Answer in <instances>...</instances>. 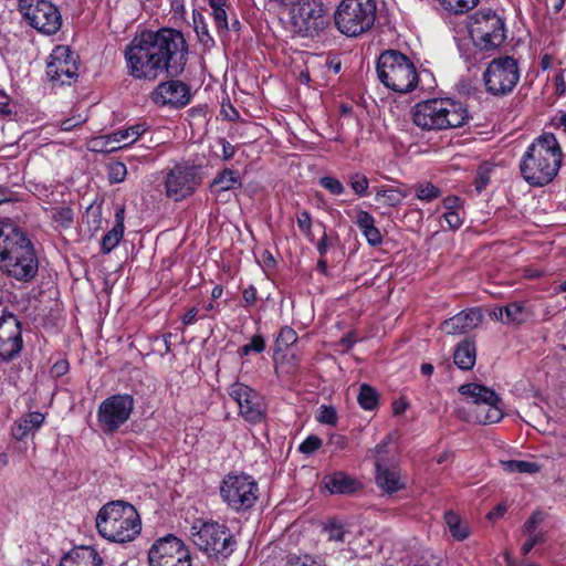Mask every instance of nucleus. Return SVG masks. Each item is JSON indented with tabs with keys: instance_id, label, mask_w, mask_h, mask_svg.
Instances as JSON below:
<instances>
[{
	"instance_id": "9b49d317",
	"label": "nucleus",
	"mask_w": 566,
	"mask_h": 566,
	"mask_svg": "<svg viewBox=\"0 0 566 566\" xmlns=\"http://www.w3.org/2000/svg\"><path fill=\"white\" fill-rule=\"evenodd\" d=\"M220 495L230 509L237 512L245 511L255 504L259 486L248 474H228L221 483Z\"/></svg>"
},
{
	"instance_id": "cd10ccee",
	"label": "nucleus",
	"mask_w": 566,
	"mask_h": 566,
	"mask_svg": "<svg viewBox=\"0 0 566 566\" xmlns=\"http://www.w3.org/2000/svg\"><path fill=\"white\" fill-rule=\"evenodd\" d=\"M44 419V415L39 411L21 416L11 428L12 437L22 440L29 434H34L42 427Z\"/></svg>"
},
{
	"instance_id": "bf43d9fd",
	"label": "nucleus",
	"mask_w": 566,
	"mask_h": 566,
	"mask_svg": "<svg viewBox=\"0 0 566 566\" xmlns=\"http://www.w3.org/2000/svg\"><path fill=\"white\" fill-rule=\"evenodd\" d=\"M297 226L305 235L312 233V218L308 211L303 210L297 213Z\"/></svg>"
},
{
	"instance_id": "bb28decb",
	"label": "nucleus",
	"mask_w": 566,
	"mask_h": 566,
	"mask_svg": "<svg viewBox=\"0 0 566 566\" xmlns=\"http://www.w3.org/2000/svg\"><path fill=\"white\" fill-rule=\"evenodd\" d=\"M459 392L462 396H467L471 399L468 409L473 408L478 405H482L483 402H501V398L494 390L475 382L464 384L460 386Z\"/></svg>"
},
{
	"instance_id": "774afa93",
	"label": "nucleus",
	"mask_w": 566,
	"mask_h": 566,
	"mask_svg": "<svg viewBox=\"0 0 566 566\" xmlns=\"http://www.w3.org/2000/svg\"><path fill=\"white\" fill-rule=\"evenodd\" d=\"M506 512V506L504 504H499L496 507H494L492 511L489 512L488 518L489 520H497L504 515Z\"/></svg>"
},
{
	"instance_id": "f8f14e48",
	"label": "nucleus",
	"mask_w": 566,
	"mask_h": 566,
	"mask_svg": "<svg viewBox=\"0 0 566 566\" xmlns=\"http://www.w3.org/2000/svg\"><path fill=\"white\" fill-rule=\"evenodd\" d=\"M24 20L40 33L55 34L62 25L60 10L50 0H19Z\"/></svg>"
},
{
	"instance_id": "603ef678",
	"label": "nucleus",
	"mask_w": 566,
	"mask_h": 566,
	"mask_svg": "<svg viewBox=\"0 0 566 566\" xmlns=\"http://www.w3.org/2000/svg\"><path fill=\"white\" fill-rule=\"evenodd\" d=\"M525 536L527 539L521 547V552L524 556H526L535 545L545 542V533L542 531L537 532L536 534H525Z\"/></svg>"
},
{
	"instance_id": "9d476101",
	"label": "nucleus",
	"mask_w": 566,
	"mask_h": 566,
	"mask_svg": "<svg viewBox=\"0 0 566 566\" xmlns=\"http://www.w3.org/2000/svg\"><path fill=\"white\" fill-rule=\"evenodd\" d=\"M517 61L509 55L493 59L483 72V83L488 93L494 96L510 94L520 81Z\"/></svg>"
},
{
	"instance_id": "dca6fc26",
	"label": "nucleus",
	"mask_w": 566,
	"mask_h": 566,
	"mask_svg": "<svg viewBox=\"0 0 566 566\" xmlns=\"http://www.w3.org/2000/svg\"><path fill=\"white\" fill-rule=\"evenodd\" d=\"M291 8V22L300 34L313 35L324 27V7L318 0H294Z\"/></svg>"
},
{
	"instance_id": "423d86ee",
	"label": "nucleus",
	"mask_w": 566,
	"mask_h": 566,
	"mask_svg": "<svg viewBox=\"0 0 566 566\" xmlns=\"http://www.w3.org/2000/svg\"><path fill=\"white\" fill-rule=\"evenodd\" d=\"M189 536L198 549L210 558L227 559L234 552L232 533L219 522L198 518L192 523Z\"/></svg>"
},
{
	"instance_id": "e2e57ef3",
	"label": "nucleus",
	"mask_w": 566,
	"mask_h": 566,
	"mask_svg": "<svg viewBox=\"0 0 566 566\" xmlns=\"http://www.w3.org/2000/svg\"><path fill=\"white\" fill-rule=\"evenodd\" d=\"M200 308L197 306L191 307L184 316H182V323L185 325H191L195 324L199 318H205L207 315L202 314L199 315Z\"/></svg>"
},
{
	"instance_id": "6e6d98bb",
	"label": "nucleus",
	"mask_w": 566,
	"mask_h": 566,
	"mask_svg": "<svg viewBox=\"0 0 566 566\" xmlns=\"http://www.w3.org/2000/svg\"><path fill=\"white\" fill-rule=\"evenodd\" d=\"M127 175L126 166L123 163H114L109 166L108 177L112 182H122Z\"/></svg>"
},
{
	"instance_id": "37998d69",
	"label": "nucleus",
	"mask_w": 566,
	"mask_h": 566,
	"mask_svg": "<svg viewBox=\"0 0 566 566\" xmlns=\"http://www.w3.org/2000/svg\"><path fill=\"white\" fill-rule=\"evenodd\" d=\"M348 181L352 190L358 197H365L368 193L369 180L360 172H354L348 176Z\"/></svg>"
},
{
	"instance_id": "ddd939ff",
	"label": "nucleus",
	"mask_w": 566,
	"mask_h": 566,
	"mask_svg": "<svg viewBox=\"0 0 566 566\" xmlns=\"http://www.w3.org/2000/svg\"><path fill=\"white\" fill-rule=\"evenodd\" d=\"M133 410L134 398L132 395H112L104 399L98 406V427L104 433L112 434L128 421Z\"/></svg>"
},
{
	"instance_id": "c756f323",
	"label": "nucleus",
	"mask_w": 566,
	"mask_h": 566,
	"mask_svg": "<svg viewBox=\"0 0 566 566\" xmlns=\"http://www.w3.org/2000/svg\"><path fill=\"white\" fill-rule=\"evenodd\" d=\"M355 223L370 245L377 247L381 244L382 235L375 226V218L368 211L358 209L356 211Z\"/></svg>"
},
{
	"instance_id": "a18cd8bd",
	"label": "nucleus",
	"mask_w": 566,
	"mask_h": 566,
	"mask_svg": "<svg viewBox=\"0 0 566 566\" xmlns=\"http://www.w3.org/2000/svg\"><path fill=\"white\" fill-rule=\"evenodd\" d=\"M73 210L70 207L53 208L51 210L52 220L62 228H69L73 222Z\"/></svg>"
},
{
	"instance_id": "c85d7f7f",
	"label": "nucleus",
	"mask_w": 566,
	"mask_h": 566,
	"mask_svg": "<svg viewBox=\"0 0 566 566\" xmlns=\"http://www.w3.org/2000/svg\"><path fill=\"white\" fill-rule=\"evenodd\" d=\"M124 220H125V208L119 206L115 211V224L113 228L102 238L101 250L107 254L115 249L120 242L124 235Z\"/></svg>"
},
{
	"instance_id": "a19ab883",
	"label": "nucleus",
	"mask_w": 566,
	"mask_h": 566,
	"mask_svg": "<svg viewBox=\"0 0 566 566\" xmlns=\"http://www.w3.org/2000/svg\"><path fill=\"white\" fill-rule=\"evenodd\" d=\"M527 311L518 302L505 306V324H521L527 319Z\"/></svg>"
},
{
	"instance_id": "4c0bfd02",
	"label": "nucleus",
	"mask_w": 566,
	"mask_h": 566,
	"mask_svg": "<svg viewBox=\"0 0 566 566\" xmlns=\"http://www.w3.org/2000/svg\"><path fill=\"white\" fill-rule=\"evenodd\" d=\"M359 406L365 410H374L378 406V394L369 385L363 384L357 396Z\"/></svg>"
},
{
	"instance_id": "72a5a7b5",
	"label": "nucleus",
	"mask_w": 566,
	"mask_h": 566,
	"mask_svg": "<svg viewBox=\"0 0 566 566\" xmlns=\"http://www.w3.org/2000/svg\"><path fill=\"white\" fill-rule=\"evenodd\" d=\"M147 130L144 124H135L127 128L118 129L113 133V140L116 142V146L125 148L139 139Z\"/></svg>"
},
{
	"instance_id": "680f3d73",
	"label": "nucleus",
	"mask_w": 566,
	"mask_h": 566,
	"mask_svg": "<svg viewBox=\"0 0 566 566\" xmlns=\"http://www.w3.org/2000/svg\"><path fill=\"white\" fill-rule=\"evenodd\" d=\"M86 118L82 117L81 115L72 116L70 118L64 119L61 122V129L64 132H70L74 127L82 125L85 123Z\"/></svg>"
},
{
	"instance_id": "6ab92c4d",
	"label": "nucleus",
	"mask_w": 566,
	"mask_h": 566,
	"mask_svg": "<svg viewBox=\"0 0 566 566\" xmlns=\"http://www.w3.org/2000/svg\"><path fill=\"white\" fill-rule=\"evenodd\" d=\"M77 70L75 55L67 46L59 45L50 54L46 75L51 82L70 85L77 77Z\"/></svg>"
},
{
	"instance_id": "c03bdc74",
	"label": "nucleus",
	"mask_w": 566,
	"mask_h": 566,
	"mask_svg": "<svg viewBox=\"0 0 566 566\" xmlns=\"http://www.w3.org/2000/svg\"><path fill=\"white\" fill-rule=\"evenodd\" d=\"M446 10L453 13H464L474 8L479 0H439Z\"/></svg>"
},
{
	"instance_id": "de8ad7c7",
	"label": "nucleus",
	"mask_w": 566,
	"mask_h": 566,
	"mask_svg": "<svg viewBox=\"0 0 566 566\" xmlns=\"http://www.w3.org/2000/svg\"><path fill=\"white\" fill-rule=\"evenodd\" d=\"M322 188L327 190L333 196H340L345 192L344 184L333 176H324L318 180Z\"/></svg>"
},
{
	"instance_id": "7c9ffc66",
	"label": "nucleus",
	"mask_w": 566,
	"mask_h": 566,
	"mask_svg": "<svg viewBox=\"0 0 566 566\" xmlns=\"http://www.w3.org/2000/svg\"><path fill=\"white\" fill-rule=\"evenodd\" d=\"M454 364L463 370H470L476 359V348L472 340L464 339L455 348L453 354Z\"/></svg>"
},
{
	"instance_id": "5701e85b",
	"label": "nucleus",
	"mask_w": 566,
	"mask_h": 566,
	"mask_svg": "<svg viewBox=\"0 0 566 566\" xmlns=\"http://www.w3.org/2000/svg\"><path fill=\"white\" fill-rule=\"evenodd\" d=\"M458 415L469 422L481 424L495 423L503 418L501 402H483L482 405L468 409V413H464V410L459 409Z\"/></svg>"
},
{
	"instance_id": "1a4fd4ad",
	"label": "nucleus",
	"mask_w": 566,
	"mask_h": 566,
	"mask_svg": "<svg viewBox=\"0 0 566 566\" xmlns=\"http://www.w3.org/2000/svg\"><path fill=\"white\" fill-rule=\"evenodd\" d=\"M469 31L474 45L482 51L494 50L505 40L504 22L492 10L476 11L471 18Z\"/></svg>"
},
{
	"instance_id": "393cba45",
	"label": "nucleus",
	"mask_w": 566,
	"mask_h": 566,
	"mask_svg": "<svg viewBox=\"0 0 566 566\" xmlns=\"http://www.w3.org/2000/svg\"><path fill=\"white\" fill-rule=\"evenodd\" d=\"M442 210V217L446 220L448 228L451 230L459 229L465 218L463 209V201L455 196L447 197L442 200L441 205L437 208V211Z\"/></svg>"
},
{
	"instance_id": "09e8293b",
	"label": "nucleus",
	"mask_w": 566,
	"mask_h": 566,
	"mask_svg": "<svg viewBox=\"0 0 566 566\" xmlns=\"http://www.w3.org/2000/svg\"><path fill=\"white\" fill-rule=\"evenodd\" d=\"M265 348V340L261 335H253L250 342L239 348L240 356H248L251 353H262Z\"/></svg>"
},
{
	"instance_id": "864d4df0",
	"label": "nucleus",
	"mask_w": 566,
	"mask_h": 566,
	"mask_svg": "<svg viewBox=\"0 0 566 566\" xmlns=\"http://www.w3.org/2000/svg\"><path fill=\"white\" fill-rule=\"evenodd\" d=\"M317 420L321 423L334 426L337 422V412L332 406H322L319 408V413L317 416Z\"/></svg>"
},
{
	"instance_id": "20e7f679",
	"label": "nucleus",
	"mask_w": 566,
	"mask_h": 566,
	"mask_svg": "<svg viewBox=\"0 0 566 566\" xmlns=\"http://www.w3.org/2000/svg\"><path fill=\"white\" fill-rule=\"evenodd\" d=\"M97 533L108 542L128 543L142 531V521L136 507L123 500L104 504L95 518Z\"/></svg>"
},
{
	"instance_id": "e433bc0d",
	"label": "nucleus",
	"mask_w": 566,
	"mask_h": 566,
	"mask_svg": "<svg viewBox=\"0 0 566 566\" xmlns=\"http://www.w3.org/2000/svg\"><path fill=\"white\" fill-rule=\"evenodd\" d=\"M192 24H193V30L198 36V40L202 44H205V45L213 44V39L208 31V24H207L206 18L200 11H197V10L192 11Z\"/></svg>"
},
{
	"instance_id": "a211bd4d",
	"label": "nucleus",
	"mask_w": 566,
	"mask_h": 566,
	"mask_svg": "<svg viewBox=\"0 0 566 566\" xmlns=\"http://www.w3.org/2000/svg\"><path fill=\"white\" fill-rule=\"evenodd\" d=\"M23 348L22 326L18 317L9 312L0 316V361L17 358Z\"/></svg>"
},
{
	"instance_id": "3c124183",
	"label": "nucleus",
	"mask_w": 566,
	"mask_h": 566,
	"mask_svg": "<svg viewBox=\"0 0 566 566\" xmlns=\"http://www.w3.org/2000/svg\"><path fill=\"white\" fill-rule=\"evenodd\" d=\"M545 516L541 511L534 512L528 520L524 523L522 532L523 534H536L537 527L544 522Z\"/></svg>"
},
{
	"instance_id": "338daca9",
	"label": "nucleus",
	"mask_w": 566,
	"mask_h": 566,
	"mask_svg": "<svg viewBox=\"0 0 566 566\" xmlns=\"http://www.w3.org/2000/svg\"><path fill=\"white\" fill-rule=\"evenodd\" d=\"M489 184V176L486 171H479L475 179V188L478 191H482Z\"/></svg>"
},
{
	"instance_id": "39448f33",
	"label": "nucleus",
	"mask_w": 566,
	"mask_h": 566,
	"mask_svg": "<svg viewBox=\"0 0 566 566\" xmlns=\"http://www.w3.org/2000/svg\"><path fill=\"white\" fill-rule=\"evenodd\" d=\"M469 119L467 107L451 98L420 102L412 109V120L422 130H442L463 126Z\"/></svg>"
},
{
	"instance_id": "4d7b16f0",
	"label": "nucleus",
	"mask_w": 566,
	"mask_h": 566,
	"mask_svg": "<svg viewBox=\"0 0 566 566\" xmlns=\"http://www.w3.org/2000/svg\"><path fill=\"white\" fill-rule=\"evenodd\" d=\"M322 446V440L317 436L307 437L298 447V450L304 454H312Z\"/></svg>"
},
{
	"instance_id": "ea45409f",
	"label": "nucleus",
	"mask_w": 566,
	"mask_h": 566,
	"mask_svg": "<svg viewBox=\"0 0 566 566\" xmlns=\"http://www.w3.org/2000/svg\"><path fill=\"white\" fill-rule=\"evenodd\" d=\"M88 148L92 151L97 153H114L118 149H122V146H116V142L113 140V133L104 136H98L93 138L88 143Z\"/></svg>"
},
{
	"instance_id": "79ce46f5",
	"label": "nucleus",
	"mask_w": 566,
	"mask_h": 566,
	"mask_svg": "<svg viewBox=\"0 0 566 566\" xmlns=\"http://www.w3.org/2000/svg\"><path fill=\"white\" fill-rule=\"evenodd\" d=\"M416 198L431 202L441 196V190L431 182H420L415 186Z\"/></svg>"
},
{
	"instance_id": "f03ea898",
	"label": "nucleus",
	"mask_w": 566,
	"mask_h": 566,
	"mask_svg": "<svg viewBox=\"0 0 566 566\" xmlns=\"http://www.w3.org/2000/svg\"><path fill=\"white\" fill-rule=\"evenodd\" d=\"M563 149L553 133H542L533 139L520 160L523 179L533 187L551 184L563 163Z\"/></svg>"
},
{
	"instance_id": "b1692460",
	"label": "nucleus",
	"mask_w": 566,
	"mask_h": 566,
	"mask_svg": "<svg viewBox=\"0 0 566 566\" xmlns=\"http://www.w3.org/2000/svg\"><path fill=\"white\" fill-rule=\"evenodd\" d=\"M60 566H104V559L94 547L80 546L65 554Z\"/></svg>"
},
{
	"instance_id": "4468645a",
	"label": "nucleus",
	"mask_w": 566,
	"mask_h": 566,
	"mask_svg": "<svg viewBox=\"0 0 566 566\" xmlns=\"http://www.w3.org/2000/svg\"><path fill=\"white\" fill-rule=\"evenodd\" d=\"M148 562L149 566H191L188 548L174 535L159 538L151 545Z\"/></svg>"
},
{
	"instance_id": "49530a36",
	"label": "nucleus",
	"mask_w": 566,
	"mask_h": 566,
	"mask_svg": "<svg viewBox=\"0 0 566 566\" xmlns=\"http://www.w3.org/2000/svg\"><path fill=\"white\" fill-rule=\"evenodd\" d=\"M324 531L329 541L337 543H343L345 541V535L348 533L345 525L338 521L328 522Z\"/></svg>"
},
{
	"instance_id": "f257e3e1",
	"label": "nucleus",
	"mask_w": 566,
	"mask_h": 566,
	"mask_svg": "<svg viewBox=\"0 0 566 566\" xmlns=\"http://www.w3.org/2000/svg\"><path fill=\"white\" fill-rule=\"evenodd\" d=\"M188 44L175 29L145 30L126 45L127 73L135 80L153 82L161 74L178 76L187 64Z\"/></svg>"
},
{
	"instance_id": "052dcab7",
	"label": "nucleus",
	"mask_w": 566,
	"mask_h": 566,
	"mask_svg": "<svg viewBox=\"0 0 566 566\" xmlns=\"http://www.w3.org/2000/svg\"><path fill=\"white\" fill-rule=\"evenodd\" d=\"M391 442V436L388 434L379 444H377L374 449L375 458L376 460L380 461V458H382L385 461H388L386 455L388 453V446ZM377 461H375L376 463Z\"/></svg>"
},
{
	"instance_id": "58836bf2",
	"label": "nucleus",
	"mask_w": 566,
	"mask_h": 566,
	"mask_svg": "<svg viewBox=\"0 0 566 566\" xmlns=\"http://www.w3.org/2000/svg\"><path fill=\"white\" fill-rule=\"evenodd\" d=\"M502 468L505 472H520L533 474L539 471V467L535 462L523 461V460H509L501 462Z\"/></svg>"
},
{
	"instance_id": "0eeeda50",
	"label": "nucleus",
	"mask_w": 566,
	"mask_h": 566,
	"mask_svg": "<svg viewBox=\"0 0 566 566\" xmlns=\"http://www.w3.org/2000/svg\"><path fill=\"white\" fill-rule=\"evenodd\" d=\"M379 81L389 90L409 93L418 85V73L411 60L396 50L380 54L377 62Z\"/></svg>"
},
{
	"instance_id": "a878e982",
	"label": "nucleus",
	"mask_w": 566,
	"mask_h": 566,
	"mask_svg": "<svg viewBox=\"0 0 566 566\" xmlns=\"http://www.w3.org/2000/svg\"><path fill=\"white\" fill-rule=\"evenodd\" d=\"M323 484L331 494H353L361 489V483L345 472L326 475Z\"/></svg>"
},
{
	"instance_id": "69168bd1",
	"label": "nucleus",
	"mask_w": 566,
	"mask_h": 566,
	"mask_svg": "<svg viewBox=\"0 0 566 566\" xmlns=\"http://www.w3.org/2000/svg\"><path fill=\"white\" fill-rule=\"evenodd\" d=\"M247 305H253L256 301V289L253 285L248 286L242 293Z\"/></svg>"
},
{
	"instance_id": "2eb2a0df",
	"label": "nucleus",
	"mask_w": 566,
	"mask_h": 566,
	"mask_svg": "<svg viewBox=\"0 0 566 566\" xmlns=\"http://www.w3.org/2000/svg\"><path fill=\"white\" fill-rule=\"evenodd\" d=\"M200 184L197 167L178 164L165 177V192L174 201H180L191 196Z\"/></svg>"
},
{
	"instance_id": "0e129e2a",
	"label": "nucleus",
	"mask_w": 566,
	"mask_h": 566,
	"mask_svg": "<svg viewBox=\"0 0 566 566\" xmlns=\"http://www.w3.org/2000/svg\"><path fill=\"white\" fill-rule=\"evenodd\" d=\"M556 94L562 96L566 93V82L564 77V71L560 70L555 76Z\"/></svg>"
},
{
	"instance_id": "5fc2aeb1",
	"label": "nucleus",
	"mask_w": 566,
	"mask_h": 566,
	"mask_svg": "<svg viewBox=\"0 0 566 566\" xmlns=\"http://www.w3.org/2000/svg\"><path fill=\"white\" fill-rule=\"evenodd\" d=\"M285 566H326L323 560L313 558L308 555L295 556L287 560Z\"/></svg>"
},
{
	"instance_id": "f3484780",
	"label": "nucleus",
	"mask_w": 566,
	"mask_h": 566,
	"mask_svg": "<svg viewBox=\"0 0 566 566\" xmlns=\"http://www.w3.org/2000/svg\"><path fill=\"white\" fill-rule=\"evenodd\" d=\"M229 396L237 402L240 416L250 423H260L265 419L266 405L263 397L242 382L228 388Z\"/></svg>"
},
{
	"instance_id": "c9c22d12",
	"label": "nucleus",
	"mask_w": 566,
	"mask_h": 566,
	"mask_svg": "<svg viewBox=\"0 0 566 566\" xmlns=\"http://www.w3.org/2000/svg\"><path fill=\"white\" fill-rule=\"evenodd\" d=\"M209 6L212 10L211 15L214 21L216 29L219 33L227 32L229 30L228 22V8L226 0H208Z\"/></svg>"
},
{
	"instance_id": "f704fd0d",
	"label": "nucleus",
	"mask_w": 566,
	"mask_h": 566,
	"mask_svg": "<svg viewBox=\"0 0 566 566\" xmlns=\"http://www.w3.org/2000/svg\"><path fill=\"white\" fill-rule=\"evenodd\" d=\"M444 521L451 536L455 541H464L470 535V528L461 517L452 511L446 512Z\"/></svg>"
},
{
	"instance_id": "aec40b11",
	"label": "nucleus",
	"mask_w": 566,
	"mask_h": 566,
	"mask_svg": "<svg viewBox=\"0 0 566 566\" xmlns=\"http://www.w3.org/2000/svg\"><path fill=\"white\" fill-rule=\"evenodd\" d=\"M151 99L157 105L182 107L190 101V90L187 84L180 81L163 82L151 93Z\"/></svg>"
},
{
	"instance_id": "13d9d810",
	"label": "nucleus",
	"mask_w": 566,
	"mask_h": 566,
	"mask_svg": "<svg viewBox=\"0 0 566 566\" xmlns=\"http://www.w3.org/2000/svg\"><path fill=\"white\" fill-rule=\"evenodd\" d=\"M347 438L339 433H333L329 436L327 444L331 448L332 452H338L344 450L347 447Z\"/></svg>"
},
{
	"instance_id": "473e14b6",
	"label": "nucleus",
	"mask_w": 566,
	"mask_h": 566,
	"mask_svg": "<svg viewBox=\"0 0 566 566\" xmlns=\"http://www.w3.org/2000/svg\"><path fill=\"white\" fill-rule=\"evenodd\" d=\"M241 185V178L238 172L227 168L216 176L211 184V190L214 192L229 191L240 188Z\"/></svg>"
},
{
	"instance_id": "4be33fe9",
	"label": "nucleus",
	"mask_w": 566,
	"mask_h": 566,
	"mask_svg": "<svg viewBox=\"0 0 566 566\" xmlns=\"http://www.w3.org/2000/svg\"><path fill=\"white\" fill-rule=\"evenodd\" d=\"M482 314L479 310L471 308L446 319L441 324V329L446 334H463L478 327L482 322Z\"/></svg>"
},
{
	"instance_id": "6e6552de",
	"label": "nucleus",
	"mask_w": 566,
	"mask_h": 566,
	"mask_svg": "<svg viewBox=\"0 0 566 566\" xmlns=\"http://www.w3.org/2000/svg\"><path fill=\"white\" fill-rule=\"evenodd\" d=\"M375 0H342L335 12L336 28L347 36H358L376 21Z\"/></svg>"
},
{
	"instance_id": "2f4dec72",
	"label": "nucleus",
	"mask_w": 566,
	"mask_h": 566,
	"mask_svg": "<svg viewBox=\"0 0 566 566\" xmlns=\"http://www.w3.org/2000/svg\"><path fill=\"white\" fill-rule=\"evenodd\" d=\"M408 192L396 187H375V200L386 207H398Z\"/></svg>"
},
{
	"instance_id": "7ed1b4c3",
	"label": "nucleus",
	"mask_w": 566,
	"mask_h": 566,
	"mask_svg": "<svg viewBox=\"0 0 566 566\" xmlns=\"http://www.w3.org/2000/svg\"><path fill=\"white\" fill-rule=\"evenodd\" d=\"M0 269L19 281H29L38 272L31 241L9 219L0 220Z\"/></svg>"
},
{
	"instance_id": "412c9836",
	"label": "nucleus",
	"mask_w": 566,
	"mask_h": 566,
	"mask_svg": "<svg viewBox=\"0 0 566 566\" xmlns=\"http://www.w3.org/2000/svg\"><path fill=\"white\" fill-rule=\"evenodd\" d=\"M376 465V483L386 493H395L406 486V479L401 476L400 471L397 467L388 464L380 458L377 460Z\"/></svg>"
},
{
	"instance_id": "8fccbe9b",
	"label": "nucleus",
	"mask_w": 566,
	"mask_h": 566,
	"mask_svg": "<svg viewBox=\"0 0 566 566\" xmlns=\"http://www.w3.org/2000/svg\"><path fill=\"white\" fill-rule=\"evenodd\" d=\"M297 339L295 331L289 326L281 328L276 337V346L279 349L286 348L293 345Z\"/></svg>"
}]
</instances>
